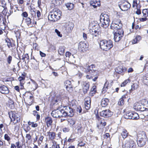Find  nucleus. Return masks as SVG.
<instances>
[{"instance_id": "f257e3e1", "label": "nucleus", "mask_w": 148, "mask_h": 148, "mask_svg": "<svg viewBox=\"0 0 148 148\" xmlns=\"http://www.w3.org/2000/svg\"><path fill=\"white\" fill-rule=\"evenodd\" d=\"M82 71L85 72L89 73V75H87L86 77L87 79H92L93 77L96 75L97 71L96 70L94 65L92 64L90 66L86 63L84 64L83 66L81 67Z\"/></svg>"}, {"instance_id": "f03ea898", "label": "nucleus", "mask_w": 148, "mask_h": 148, "mask_svg": "<svg viewBox=\"0 0 148 148\" xmlns=\"http://www.w3.org/2000/svg\"><path fill=\"white\" fill-rule=\"evenodd\" d=\"M100 48L103 51H107L110 49L113 46L112 41L110 40H103L100 41Z\"/></svg>"}, {"instance_id": "7ed1b4c3", "label": "nucleus", "mask_w": 148, "mask_h": 148, "mask_svg": "<svg viewBox=\"0 0 148 148\" xmlns=\"http://www.w3.org/2000/svg\"><path fill=\"white\" fill-rule=\"evenodd\" d=\"M100 21L101 26L106 28L109 25L110 21L109 16L106 14H101L100 16Z\"/></svg>"}, {"instance_id": "20e7f679", "label": "nucleus", "mask_w": 148, "mask_h": 148, "mask_svg": "<svg viewBox=\"0 0 148 148\" xmlns=\"http://www.w3.org/2000/svg\"><path fill=\"white\" fill-rule=\"evenodd\" d=\"M122 24L119 19L114 18L110 25L111 28L114 30L121 29Z\"/></svg>"}, {"instance_id": "39448f33", "label": "nucleus", "mask_w": 148, "mask_h": 148, "mask_svg": "<svg viewBox=\"0 0 148 148\" xmlns=\"http://www.w3.org/2000/svg\"><path fill=\"white\" fill-rule=\"evenodd\" d=\"M8 114L11 119V121H13L12 125L13 124L15 125L20 122V116L17 113H13L12 112H8Z\"/></svg>"}, {"instance_id": "423d86ee", "label": "nucleus", "mask_w": 148, "mask_h": 148, "mask_svg": "<svg viewBox=\"0 0 148 148\" xmlns=\"http://www.w3.org/2000/svg\"><path fill=\"white\" fill-rule=\"evenodd\" d=\"M122 148H136V145L134 141L129 138L123 143Z\"/></svg>"}, {"instance_id": "0eeeda50", "label": "nucleus", "mask_w": 148, "mask_h": 148, "mask_svg": "<svg viewBox=\"0 0 148 148\" xmlns=\"http://www.w3.org/2000/svg\"><path fill=\"white\" fill-rule=\"evenodd\" d=\"M96 119L97 127L99 129L103 128L106 125V122L99 117L98 113L95 114Z\"/></svg>"}, {"instance_id": "6e6552de", "label": "nucleus", "mask_w": 148, "mask_h": 148, "mask_svg": "<svg viewBox=\"0 0 148 148\" xmlns=\"http://www.w3.org/2000/svg\"><path fill=\"white\" fill-rule=\"evenodd\" d=\"M114 34V39L115 42H118L122 38L124 35V32L122 29L116 30Z\"/></svg>"}, {"instance_id": "1a4fd4ad", "label": "nucleus", "mask_w": 148, "mask_h": 148, "mask_svg": "<svg viewBox=\"0 0 148 148\" xmlns=\"http://www.w3.org/2000/svg\"><path fill=\"white\" fill-rule=\"evenodd\" d=\"M90 33L92 35V40H95L98 39L100 35V30L97 28L91 29L90 31Z\"/></svg>"}, {"instance_id": "9d476101", "label": "nucleus", "mask_w": 148, "mask_h": 148, "mask_svg": "<svg viewBox=\"0 0 148 148\" xmlns=\"http://www.w3.org/2000/svg\"><path fill=\"white\" fill-rule=\"evenodd\" d=\"M64 112L66 117V116H72L73 114V109L69 106H64Z\"/></svg>"}, {"instance_id": "9b49d317", "label": "nucleus", "mask_w": 148, "mask_h": 148, "mask_svg": "<svg viewBox=\"0 0 148 148\" xmlns=\"http://www.w3.org/2000/svg\"><path fill=\"white\" fill-rule=\"evenodd\" d=\"M112 114V112L109 110H103L100 112V115L101 116L105 118H108L110 117Z\"/></svg>"}, {"instance_id": "f8f14e48", "label": "nucleus", "mask_w": 148, "mask_h": 148, "mask_svg": "<svg viewBox=\"0 0 148 148\" xmlns=\"http://www.w3.org/2000/svg\"><path fill=\"white\" fill-rule=\"evenodd\" d=\"M25 94L26 95L25 96L24 99H25L26 101L29 104L32 103L33 102L34 99L31 93L29 92L26 93Z\"/></svg>"}, {"instance_id": "ddd939ff", "label": "nucleus", "mask_w": 148, "mask_h": 148, "mask_svg": "<svg viewBox=\"0 0 148 148\" xmlns=\"http://www.w3.org/2000/svg\"><path fill=\"white\" fill-rule=\"evenodd\" d=\"M84 130V128L81 123H78L75 129V131L78 134H81Z\"/></svg>"}, {"instance_id": "4468645a", "label": "nucleus", "mask_w": 148, "mask_h": 148, "mask_svg": "<svg viewBox=\"0 0 148 148\" xmlns=\"http://www.w3.org/2000/svg\"><path fill=\"white\" fill-rule=\"evenodd\" d=\"M143 106L141 103L137 102L134 104V108L137 111H142L144 110Z\"/></svg>"}, {"instance_id": "2eb2a0df", "label": "nucleus", "mask_w": 148, "mask_h": 148, "mask_svg": "<svg viewBox=\"0 0 148 148\" xmlns=\"http://www.w3.org/2000/svg\"><path fill=\"white\" fill-rule=\"evenodd\" d=\"M51 12L56 16L57 18H58L59 19H60L62 13L60 10L56 8L54 9Z\"/></svg>"}, {"instance_id": "dca6fc26", "label": "nucleus", "mask_w": 148, "mask_h": 148, "mask_svg": "<svg viewBox=\"0 0 148 148\" xmlns=\"http://www.w3.org/2000/svg\"><path fill=\"white\" fill-rule=\"evenodd\" d=\"M0 92L3 94H8L9 91L6 86L0 84Z\"/></svg>"}, {"instance_id": "f3484780", "label": "nucleus", "mask_w": 148, "mask_h": 148, "mask_svg": "<svg viewBox=\"0 0 148 148\" xmlns=\"http://www.w3.org/2000/svg\"><path fill=\"white\" fill-rule=\"evenodd\" d=\"M48 18L49 20L53 22L57 21L59 20L58 18H57L56 16L51 11L50 12L48 16Z\"/></svg>"}, {"instance_id": "a211bd4d", "label": "nucleus", "mask_w": 148, "mask_h": 148, "mask_svg": "<svg viewBox=\"0 0 148 148\" xmlns=\"http://www.w3.org/2000/svg\"><path fill=\"white\" fill-rule=\"evenodd\" d=\"M131 7L130 4L127 2L123 3L120 7L121 9L123 11H126L129 9Z\"/></svg>"}, {"instance_id": "6ab92c4d", "label": "nucleus", "mask_w": 148, "mask_h": 148, "mask_svg": "<svg viewBox=\"0 0 148 148\" xmlns=\"http://www.w3.org/2000/svg\"><path fill=\"white\" fill-rule=\"evenodd\" d=\"M83 92L84 93H86L88 90L89 88V84L88 82H83L82 84Z\"/></svg>"}, {"instance_id": "aec40b11", "label": "nucleus", "mask_w": 148, "mask_h": 148, "mask_svg": "<svg viewBox=\"0 0 148 148\" xmlns=\"http://www.w3.org/2000/svg\"><path fill=\"white\" fill-rule=\"evenodd\" d=\"M73 82V81L72 82L69 80H66L64 82V84L66 86V88L68 90L70 89L71 90L73 88L72 83Z\"/></svg>"}, {"instance_id": "412c9836", "label": "nucleus", "mask_w": 148, "mask_h": 148, "mask_svg": "<svg viewBox=\"0 0 148 148\" xmlns=\"http://www.w3.org/2000/svg\"><path fill=\"white\" fill-rule=\"evenodd\" d=\"M78 49L81 51H83L84 49L87 47V45L86 44L82 42H80L78 45Z\"/></svg>"}, {"instance_id": "4be33fe9", "label": "nucleus", "mask_w": 148, "mask_h": 148, "mask_svg": "<svg viewBox=\"0 0 148 148\" xmlns=\"http://www.w3.org/2000/svg\"><path fill=\"white\" fill-rule=\"evenodd\" d=\"M25 77L24 75H23V77L20 76L18 78V80L20 82V85L21 86L20 88L22 89L23 88L24 86L23 84L25 83Z\"/></svg>"}, {"instance_id": "5701e85b", "label": "nucleus", "mask_w": 148, "mask_h": 148, "mask_svg": "<svg viewBox=\"0 0 148 148\" xmlns=\"http://www.w3.org/2000/svg\"><path fill=\"white\" fill-rule=\"evenodd\" d=\"M31 82H29L27 83V84H31V86L30 88L34 90H36L37 88L38 84L34 80L31 79Z\"/></svg>"}, {"instance_id": "b1692460", "label": "nucleus", "mask_w": 148, "mask_h": 148, "mask_svg": "<svg viewBox=\"0 0 148 148\" xmlns=\"http://www.w3.org/2000/svg\"><path fill=\"white\" fill-rule=\"evenodd\" d=\"M65 27L66 30L68 32H70L72 30L74 27L73 24L71 22H69L68 23L66 24Z\"/></svg>"}, {"instance_id": "393cba45", "label": "nucleus", "mask_w": 148, "mask_h": 148, "mask_svg": "<svg viewBox=\"0 0 148 148\" xmlns=\"http://www.w3.org/2000/svg\"><path fill=\"white\" fill-rule=\"evenodd\" d=\"M90 3V4L93 6L94 8H96V7L100 5V2L97 1V0H92Z\"/></svg>"}, {"instance_id": "a878e982", "label": "nucleus", "mask_w": 148, "mask_h": 148, "mask_svg": "<svg viewBox=\"0 0 148 148\" xmlns=\"http://www.w3.org/2000/svg\"><path fill=\"white\" fill-rule=\"evenodd\" d=\"M138 139L147 140V136L145 133L143 132L139 133L138 135Z\"/></svg>"}, {"instance_id": "bb28decb", "label": "nucleus", "mask_w": 148, "mask_h": 148, "mask_svg": "<svg viewBox=\"0 0 148 148\" xmlns=\"http://www.w3.org/2000/svg\"><path fill=\"white\" fill-rule=\"evenodd\" d=\"M121 133L122 138L124 139L127 138L129 134L127 131L124 129L121 130Z\"/></svg>"}, {"instance_id": "cd10ccee", "label": "nucleus", "mask_w": 148, "mask_h": 148, "mask_svg": "<svg viewBox=\"0 0 148 148\" xmlns=\"http://www.w3.org/2000/svg\"><path fill=\"white\" fill-rule=\"evenodd\" d=\"M25 24L30 27L33 26V23L31 21V19L30 17H28L25 18Z\"/></svg>"}, {"instance_id": "c85d7f7f", "label": "nucleus", "mask_w": 148, "mask_h": 148, "mask_svg": "<svg viewBox=\"0 0 148 148\" xmlns=\"http://www.w3.org/2000/svg\"><path fill=\"white\" fill-rule=\"evenodd\" d=\"M147 140L138 139L137 140V144L139 147H142L145 145Z\"/></svg>"}, {"instance_id": "c756f323", "label": "nucleus", "mask_w": 148, "mask_h": 148, "mask_svg": "<svg viewBox=\"0 0 148 148\" xmlns=\"http://www.w3.org/2000/svg\"><path fill=\"white\" fill-rule=\"evenodd\" d=\"M49 136V138L51 140L54 139L56 137V133L53 132H49L47 133Z\"/></svg>"}, {"instance_id": "7c9ffc66", "label": "nucleus", "mask_w": 148, "mask_h": 148, "mask_svg": "<svg viewBox=\"0 0 148 148\" xmlns=\"http://www.w3.org/2000/svg\"><path fill=\"white\" fill-rule=\"evenodd\" d=\"M109 100L107 98L103 99L101 101V104L102 107H105L108 104Z\"/></svg>"}, {"instance_id": "2f4dec72", "label": "nucleus", "mask_w": 148, "mask_h": 148, "mask_svg": "<svg viewBox=\"0 0 148 148\" xmlns=\"http://www.w3.org/2000/svg\"><path fill=\"white\" fill-rule=\"evenodd\" d=\"M45 121L47 127H49L51 125L53 121L51 117H47L45 118Z\"/></svg>"}, {"instance_id": "473e14b6", "label": "nucleus", "mask_w": 148, "mask_h": 148, "mask_svg": "<svg viewBox=\"0 0 148 148\" xmlns=\"http://www.w3.org/2000/svg\"><path fill=\"white\" fill-rule=\"evenodd\" d=\"M125 71V69H123L122 66H119L116 69V71L118 73L123 74V72Z\"/></svg>"}, {"instance_id": "72a5a7b5", "label": "nucleus", "mask_w": 148, "mask_h": 148, "mask_svg": "<svg viewBox=\"0 0 148 148\" xmlns=\"http://www.w3.org/2000/svg\"><path fill=\"white\" fill-rule=\"evenodd\" d=\"M58 118L66 117L64 109H62L61 110L58 109Z\"/></svg>"}, {"instance_id": "f704fd0d", "label": "nucleus", "mask_w": 148, "mask_h": 148, "mask_svg": "<svg viewBox=\"0 0 148 148\" xmlns=\"http://www.w3.org/2000/svg\"><path fill=\"white\" fill-rule=\"evenodd\" d=\"M59 53L60 55H63L65 52V47L63 46H60L58 50Z\"/></svg>"}, {"instance_id": "c9c22d12", "label": "nucleus", "mask_w": 148, "mask_h": 148, "mask_svg": "<svg viewBox=\"0 0 148 148\" xmlns=\"http://www.w3.org/2000/svg\"><path fill=\"white\" fill-rule=\"evenodd\" d=\"M58 109L53 110L51 113L52 116L54 118H58Z\"/></svg>"}, {"instance_id": "e433bc0d", "label": "nucleus", "mask_w": 148, "mask_h": 148, "mask_svg": "<svg viewBox=\"0 0 148 148\" xmlns=\"http://www.w3.org/2000/svg\"><path fill=\"white\" fill-rule=\"evenodd\" d=\"M109 83L106 81L104 84L103 87L102 89V92L103 93H105L108 88V85Z\"/></svg>"}, {"instance_id": "4c0bfd02", "label": "nucleus", "mask_w": 148, "mask_h": 148, "mask_svg": "<svg viewBox=\"0 0 148 148\" xmlns=\"http://www.w3.org/2000/svg\"><path fill=\"white\" fill-rule=\"evenodd\" d=\"M139 118V116L137 113L135 112H132L131 119L136 120L138 119Z\"/></svg>"}, {"instance_id": "58836bf2", "label": "nucleus", "mask_w": 148, "mask_h": 148, "mask_svg": "<svg viewBox=\"0 0 148 148\" xmlns=\"http://www.w3.org/2000/svg\"><path fill=\"white\" fill-rule=\"evenodd\" d=\"M132 113V112L126 113V114L124 115V117L126 119H131Z\"/></svg>"}, {"instance_id": "ea45409f", "label": "nucleus", "mask_w": 148, "mask_h": 148, "mask_svg": "<svg viewBox=\"0 0 148 148\" xmlns=\"http://www.w3.org/2000/svg\"><path fill=\"white\" fill-rule=\"evenodd\" d=\"M66 6L69 10H72L74 7L73 4L71 3H67L66 4Z\"/></svg>"}, {"instance_id": "a19ab883", "label": "nucleus", "mask_w": 148, "mask_h": 148, "mask_svg": "<svg viewBox=\"0 0 148 148\" xmlns=\"http://www.w3.org/2000/svg\"><path fill=\"white\" fill-rule=\"evenodd\" d=\"M141 39V37L139 36H137L136 38L133 40V43L136 44L137 43L138 41H139Z\"/></svg>"}, {"instance_id": "79ce46f5", "label": "nucleus", "mask_w": 148, "mask_h": 148, "mask_svg": "<svg viewBox=\"0 0 148 148\" xmlns=\"http://www.w3.org/2000/svg\"><path fill=\"white\" fill-rule=\"evenodd\" d=\"M138 86L137 84L134 83L131 86V89L129 90L130 93H131V91L135 90L138 88Z\"/></svg>"}, {"instance_id": "37998d69", "label": "nucleus", "mask_w": 148, "mask_h": 148, "mask_svg": "<svg viewBox=\"0 0 148 148\" xmlns=\"http://www.w3.org/2000/svg\"><path fill=\"white\" fill-rule=\"evenodd\" d=\"M142 13L144 17H147L148 16V9H144L142 11Z\"/></svg>"}, {"instance_id": "c03bdc74", "label": "nucleus", "mask_w": 148, "mask_h": 148, "mask_svg": "<svg viewBox=\"0 0 148 148\" xmlns=\"http://www.w3.org/2000/svg\"><path fill=\"white\" fill-rule=\"evenodd\" d=\"M143 81L145 84L148 85V75L143 77Z\"/></svg>"}, {"instance_id": "a18cd8bd", "label": "nucleus", "mask_w": 148, "mask_h": 148, "mask_svg": "<svg viewBox=\"0 0 148 148\" xmlns=\"http://www.w3.org/2000/svg\"><path fill=\"white\" fill-rule=\"evenodd\" d=\"M29 125H31V126L33 127H37L38 124L36 123H34V122H31L29 121L28 122Z\"/></svg>"}, {"instance_id": "49530a36", "label": "nucleus", "mask_w": 148, "mask_h": 148, "mask_svg": "<svg viewBox=\"0 0 148 148\" xmlns=\"http://www.w3.org/2000/svg\"><path fill=\"white\" fill-rule=\"evenodd\" d=\"M91 103L85 102V108L86 110H89L90 107Z\"/></svg>"}, {"instance_id": "de8ad7c7", "label": "nucleus", "mask_w": 148, "mask_h": 148, "mask_svg": "<svg viewBox=\"0 0 148 148\" xmlns=\"http://www.w3.org/2000/svg\"><path fill=\"white\" fill-rule=\"evenodd\" d=\"M131 82L130 79H127L125 80L124 82L121 83V86H124L126 85L127 83H130Z\"/></svg>"}, {"instance_id": "09e8293b", "label": "nucleus", "mask_w": 148, "mask_h": 148, "mask_svg": "<svg viewBox=\"0 0 148 148\" xmlns=\"http://www.w3.org/2000/svg\"><path fill=\"white\" fill-rule=\"evenodd\" d=\"M6 42H7V45L8 46L9 48H10L11 47H12L13 45H12L11 41L9 40L8 39L6 40Z\"/></svg>"}, {"instance_id": "8fccbe9b", "label": "nucleus", "mask_w": 148, "mask_h": 148, "mask_svg": "<svg viewBox=\"0 0 148 148\" xmlns=\"http://www.w3.org/2000/svg\"><path fill=\"white\" fill-rule=\"evenodd\" d=\"M68 121L69 124H70L71 126H72L73 127V125L75 124V120L71 119L69 120Z\"/></svg>"}, {"instance_id": "3c124183", "label": "nucleus", "mask_w": 148, "mask_h": 148, "mask_svg": "<svg viewBox=\"0 0 148 148\" xmlns=\"http://www.w3.org/2000/svg\"><path fill=\"white\" fill-rule=\"evenodd\" d=\"M124 104V101L122 98H120L118 102V104L119 106H122Z\"/></svg>"}, {"instance_id": "603ef678", "label": "nucleus", "mask_w": 148, "mask_h": 148, "mask_svg": "<svg viewBox=\"0 0 148 148\" xmlns=\"http://www.w3.org/2000/svg\"><path fill=\"white\" fill-rule=\"evenodd\" d=\"M55 32L57 34V35L60 37H62V35L60 34V32L57 29H55Z\"/></svg>"}, {"instance_id": "864d4df0", "label": "nucleus", "mask_w": 148, "mask_h": 148, "mask_svg": "<svg viewBox=\"0 0 148 148\" xmlns=\"http://www.w3.org/2000/svg\"><path fill=\"white\" fill-rule=\"evenodd\" d=\"M26 140L27 141L30 140L31 138V137L30 135L29 134H27L25 136Z\"/></svg>"}, {"instance_id": "5fc2aeb1", "label": "nucleus", "mask_w": 148, "mask_h": 148, "mask_svg": "<svg viewBox=\"0 0 148 148\" xmlns=\"http://www.w3.org/2000/svg\"><path fill=\"white\" fill-rule=\"evenodd\" d=\"M85 101L86 102L91 103V98L90 97H88L85 99Z\"/></svg>"}, {"instance_id": "6e6d98bb", "label": "nucleus", "mask_w": 148, "mask_h": 148, "mask_svg": "<svg viewBox=\"0 0 148 148\" xmlns=\"http://www.w3.org/2000/svg\"><path fill=\"white\" fill-rule=\"evenodd\" d=\"M138 4L137 3V1L136 0H134L133 2L132 7L134 8L135 7H137Z\"/></svg>"}, {"instance_id": "4d7b16f0", "label": "nucleus", "mask_w": 148, "mask_h": 148, "mask_svg": "<svg viewBox=\"0 0 148 148\" xmlns=\"http://www.w3.org/2000/svg\"><path fill=\"white\" fill-rule=\"evenodd\" d=\"M4 138L5 140L8 141H9L10 140V138L7 134H5L4 135Z\"/></svg>"}, {"instance_id": "13d9d810", "label": "nucleus", "mask_w": 148, "mask_h": 148, "mask_svg": "<svg viewBox=\"0 0 148 148\" xmlns=\"http://www.w3.org/2000/svg\"><path fill=\"white\" fill-rule=\"evenodd\" d=\"M12 59V57L11 56H9L7 58V61L8 64L10 63Z\"/></svg>"}, {"instance_id": "bf43d9fd", "label": "nucleus", "mask_w": 148, "mask_h": 148, "mask_svg": "<svg viewBox=\"0 0 148 148\" xmlns=\"http://www.w3.org/2000/svg\"><path fill=\"white\" fill-rule=\"evenodd\" d=\"M21 16L24 17H27L28 16V14L26 12H24L22 13Z\"/></svg>"}, {"instance_id": "052dcab7", "label": "nucleus", "mask_w": 148, "mask_h": 148, "mask_svg": "<svg viewBox=\"0 0 148 148\" xmlns=\"http://www.w3.org/2000/svg\"><path fill=\"white\" fill-rule=\"evenodd\" d=\"M2 7L3 8V10L2 12V13L4 15H6L7 14V10L6 9H5V8L3 7V6H2Z\"/></svg>"}, {"instance_id": "680f3d73", "label": "nucleus", "mask_w": 148, "mask_h": 148, "mask_svg": "<svg viewBox=\"0 0 148 148\" xmlns=\"http://www.w3.org/2000/svg\"><path fill=\"white\" fill-rule=\"evenodd\" d=\"M52 148H60L59 144H56V143L53 144L52 146Z\"/></svg>"}, {"instance_id": "e2e57ef3", "label": "nucleus", "mask_w": 148, "mask_h": 148, "mask_svg": "<svg viewBox=\"0 0 148 148\" xmlns=\"http://www.w3.org/2000/svg\"><path fill=\"white\" fill-rule=\"evenodd\" d=\"M85 144V143L84 142L81 141L78 143V145L79 146L82 147L84 146Z\"/></svg>"}, {"instance_id": "0e129e2a", "label": "nucleus", "mask_w": 148, "mask_h": 148, "mask_svg": "<svg viewBox=\"0 0 148 148\" xmlns=\"http://www.w3.org/2000/svg\"><path fill=\"white\" fill-rule=\"evenodd\" d=\"M9 99V103L10 105H12L13 104L14 102L13 100L11 99L10 97L8 98Z\"/></svg>"}, {"instance_id": "69168bd1", "label": "nucleus", "mask_w": 148, "mask_h": 148, "mask_svg": "<svg viewBox=\"0 0 148 148\" xmlns=\"http://www.w3.org/2000/svg\"><path fill=\"white\" fill-rule=\"evenodd\" d=\"M82 109H81V107L80 106H78L77 107L76 109V110L77 112H79V113H80L82 112Z\"/></svg>"}, {"instance_id": "338daca9", "label": "nucleus", "mask_w": 148, "mask_h": 148, "mask_svg": "<svg viewBox=\"0 0 148 148\" xmlns=\"http://www.w3.org/2000/svg\"><path fill=\"white\" fill-rule=\"evenodd\" d=\"M69 130L70 129L68 127H64L63 129V131L64 132H68Z\"/></svg>"}, {"instance_id": "774afa93", "label": "nucleus", "mask_w": 148, "mask_h": 148, "mask_svg": "<svg viewBox=\"0 0 148 148\" xmlns=\"http://www.w3.org/2000/svg\"><path fill=\"white\" fill-rule=\"evenodd\" d=\"M90 91H95V92H96V86H93L91 89Z\"/></svg>"}]
</instances>
